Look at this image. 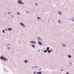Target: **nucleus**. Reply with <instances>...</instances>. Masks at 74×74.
I'll use <instances>...</instances> for the list:
<instances>
[{
	"instance_id": "11",
	"label": "nucleus",
	"mask_w": 74,
	"mask_h": 74,
	"mask_svg": "<svg viewBox=\"0 0 74 74\" xmlns=\"http://www.w3.org/2000/svg\"><path fill=\"white\" fill-rule=\"evenodd\" d=\"M11 49V47H8V50H10Z\"/></svg>"
},
{
	"instance_id": "7",
	"label": "nucleus",
	"mask_w": 74,
	"mask_h": 74,
	"mask_svg": "<svg viewBox=\"0 0 74 74\" xmlns=\"http://www.w3.org/2000/svg\"><path fill=\"white\" fill-rule=\"evenodd\" d=\"M8 30L9 31L12 30V28H8Z\"/></svg>"
},
{
	"instance_id": "13",
	"label": "nucleus",
	"mask_w": 74,
	"mask_h": 74,
	"mask_svg": "<svg viewBox=\"0 0 74 74\" xmlns=\"http://www.w3.org/2000/svg\"><path fill=\"white\" fill-rule=\"evenodd\" d=\"M47 52H48V53H51V51H50V50H48V51H47Z\"/></svg>"
},
{
	"instance_id": "14",
	"label": "nucleus",
	"mask_w": 74,
	"mask_h": 74,
	"mask_svg": "<svg viewBox=\"0 0 74 74\" xmlns=\"http://www.w3.org/2000/svg\"><path fill=\"white\" fill-rule=\"evenodd\" d=\"M60 22H61L60 21V20H59L58 21V23H60Z\"/></svg>"
},
{
	"instance_id": "27",
	"label": "nucleus",
	"mask_w": 74,
	"mask_h": 74,
	"mask_svg": "<svg viewBox=\"0 0 74 74\" xmlns=\"http://www.w3.org/2000/svg\"><path fill=\"white\" fill-rule=\"evenodd\" d=\"M7 60L8 61V59H7Z\"/></svg>"
},
{
	"instance_id": "4",
	"label": "nucleus",
	"mask_w": 74,
	"mask_h": 74,
	"mask_svg": "<svg viewBox=\"0 0 74 74\" xmlns=\"http://www.w3.org/2000/svg\"><path fill=\"white\" fill-rule=\"evenodd\" d=\"M20 24L22 26H25V25L23 24V23H20Z\"/></svg>"
},
{
	"instance_id": "17",
	"label": "nucleus",
	"mask_w": 74,
	"mask_h": 74,
	"mask_svg": "<svg viewBox=\"0 0 74 74\" xmlns=\"http://www.w3.org/2000/svg\"><path fill=\"white\" fill-rule=\"evenodd\" d=\"M24 62L25 63H27V60H25Z\"/></svg>"
},
{
	"instance_id": "33",
	"label": "nucleus",
	"mask_w": 74,
	"mask_h": 74,
	"mask_svg": "<svg viewBox=\"0 0 74 74\" xmlns=\"http://www.w3.org/2000/svg\"><path fill=\"white\" fill-rule=\"evenodd\" d=\"M4 14H5V13H4Z\"/></svg>"
},
{
	"instance_id": "28",
	"label": "nucleus",
	"mask_w": 74,
	"mask_h": 74,
	"mask_svg": "<svg viewBox=\"0 0 74 74\" xmlns=\"http://www.w3.org/2000/svg\"><path fill=\"white\" fill-rule=\"evenodd\" d=\"M38 40H39V38H38Z\"/></svg>"
},
{
	"instance_id": "6",
	"label": "nucleus",
	"mask_w": 74,
	"mask_h": 74,
	"mask_svg": "<svg viewBox=\"0 0 74 74\" xmlns=\"http://www.w3.org/2000/svg\"><path fill=\"white\" fill-rule=\"evenodd\" d=\"M41 73H42V72H39L37 73V74H41Z\"/></svg>"
},
{
	"instance_id": "19",
	"label": "nucleus",
	"mask_w": 74,
	"mask_h": 74,
	"mask_svg": "<svg viewBox=\"0 0 74 74\" xmlns=\"http://www.w3.org/2000/svg\"><path fill=\"white\" fill-rule=\"evenodd\" d=\"M37 18L38 19H40V18L38 17H37Z\"/></svg>"
},
{
	"instance_id": "20",
	"label": "nucleus",
	"mask_w": 74,
	"mask_h": 74,
	"mask_svg": "<svg viewBox=\"0 0 74 74\" xmlns=\"http://www.w3.org/2000/svg\"><path fill=\"white\" fill-rule=\"evenodd\" d=\"M60 15H61L62 14V13L61 12H60Z\"/></svg>"
},
{
	"instance_id": "2",
	"label": "nucleus",
	"mask_w": 74,
	"mask_h": 74,
	"mask_svg": "<svg viewBox=\"0 0 74 74\" xmlns=\"http://www.w3.org/2000/svg\"><path fill=\"white\" fill-rule=\"evenodd\" d=\"M1 60H4V61H5V60H7V58L2 56H1Z\"/></svg>"
},
{
	"instance_id": "16",
	"label": "nucleus",
	"mask_w": 74,
	"mask_h": 74,
	"mask_svg": "<svg viewBox=\"0 0 74 74\" xmlns=\"http://www.w3.org/2000/svg\"><path fill=\"white\" fill-rule=\"evenodd\" d=\"M63 47H65V46H66V45H63Z\"/></svg>"
},
{
	"instance_id": "34",
	"label": "nucleus",
	"mask_w": 74,
	"mask_h": 74,
	"mask_svg": "<svg viewBox=\"0 0 74 74\" xmlns=\"http://www.w3.org/2000/svg\"><path fill=\"white\" fill-rule=\"evenodd\" d=\"M72 18V19H73V18Z\"/></svg>"
},
{
	"instance_id": "32",
	"label": "nucleus",
	"mask_w": 74,
	"mask_h": 74,
	"mask_svg": "<svg viewBox=\"0 0 74 74\" xmlns=\"http://www.w3.org/2000/svg\"><path fill=\"white\" fill-rule=\"evenodd\" d=\"M68 56H70V55H68Z\"/></svg>"
},
{
	"instance_id": "21",
	"label": "nucleus",
	"mask_w": 74,
	"mask_h": 74,
	"mask_svg": "<svg viewBox=\"0 0 74 74\" xmlns=\"http://www.w3.org/2000/svg\"><path fill=\"white\" fill-rule=\"evenodd\" d=\"M35 5H37V3H36L35 4Z\"/></svg>"
},
{
	"instance_id": "31",
	"label": "nucleus",
	"mask_w": 74,
	"mask_h": 74,
	"mask_svg": "<svg viewBox=\"0 0 74 74\" xmlns=\"http://www.w3.org/2000/svg\"><path fill=\"white\" fill-rule=\"evenodd\" d=\"M39 51H40V50H39V51H38V52H39Z\"/></svg>"
},
{
	"instance_id": "10",
	"label": "nucleus",
	"mask_w": 74,
	"mask_h": 74,
	"mask_svg": "<svg viewBox=\"0 0 74 74\" xmlns=\"http://www.w3.org/2000/svg\"><path fill=\"white\" fill-rule=\"evenodd\" d=\"M32 47H33V48H35V46L33 45H32Z\"/></svg>"
},
{
	"instance_id": "35",
	"label": "nucleus",
	"mask_w": 74,
	"mask_h": 74,
	"mask_svg": "<svg viewBox=\"0 0 74 74\" xmlns=\"http://www.w3.org/2000/svg\"><path fill=\"white\" fill-rule=\"evenodd\" d=\"M70 19H71V18H70Z\"/></svg>"
},
{
	"instance_id": "29",
	"label": "nucleus",
	"mask_w": 74,
	"mask_h": 74,
	"mask_svg": "<svg viewBox=\"0 0 74 74\" xmlns=\"http://www.w3.org/2000/svg\"><path fill=\"white\" fill-rule=\"evenodd\" d=\"M73 22H74V20H73Z\"/></svg>"
},
{
	"instance_id": "30",
	"label": "nucleus",
	"mask_w": 74,
	"mask_h": 74,
	"mask_svg": "<svg viewBox=\"0 0 74 74\" xmlns=\"http://www.w3.org/2000/svg\"><path fill=\"white\" fill-rule=\"evenodd\" d=\"M51 51H52V49Z\"/></svg>"
},
{
	"instance_id": "26",
	"label": "nucleus",
	"mask_w": 74,
	"mask_h": 74,
	"mask_svg": "<svg viewBox=\"0 0 74 74\" xmlns=\"http://www.w3.org/2000/svg\"><path fill=\"white\" fill-rule=\"evenodd\" d=\"M12 17H13V18H14V16H12Z\"/></svg>"
},
{
	"instance_id": "1",
	"label": "nucleus",
	"mask_w": 74,
	"mask_h": 74,
	"mask_svg": "<svg viewBox=\"0 0 74 74\" xmlns=\"http://www.w3.org/2000/svg\"><path fill=\"white\" fill-rule=\"evenodd\" d=\"M18 2L19 4H23V5L25 4V3H23L21 0H18Z\"/></svg>"
},
{
	"instance_id": "18",
	"label": "nucleus",
	"mask_w": 74,
	"mask_h": 74,
	"mask_svg": "<svg viewBox=\"0 0 74 74\" xmlns=\"http://www.w3.org/2000/svg\"><path fill=\"white\" fill-rule=\"evenodd\" d=\"M68 57H69V58H71V56H68Z\"/></svg>"
},
{
	"instance_id": "23",
	"label": "nucleus",
	"mask_w": 74,
	"mask_h": 74,
	"mask_svg": "<svg viewBox=\"0 0 74 74\" xmlns=\"http://www.w3.org/2000/svg\"><path fill=\"white\" fill-rule=\"evenodd\" d=\"M41 70V68H40V69H39V70Z\"/></svg>"
},
{
	"instance_id": "3",
	"label": "nucleus",
	"mask_w": 74,
	"mask_h": 74,
	"mask_svg": "<svg viewBox=\"0 0 74 74\" xmlns=\"http://www.w3.org/2000/svg\"><path fill=\"white\" fill-rule=\"evenodd\" d=\"M30 42H31L32 44H36V42L34 41H31Z\"/></svg>"
},
{
	"instance_id": "8",
	"label": "nucleus",
	"mask_w": 74,
	"mask_h": 74,
	"mask_svg": "<svg viewBox=\"0 0 74 74\" xmlns=\"http://www.w3.org/2000/svg\"><path fill=\"white\" fill-rule=\"evenodd\" d=\"M17 14H18V15H21V14H20L19 12H17Z\"/></svg>"
},
{
	"instance_id": "12",
	"label": "nucleus",
	"mask_w": 74,
	"mask_h": 74,
	"mask_svg": "<svg viewBox=\"0 0 74 74\" xmlns=\"http://www.w3.org/2000/svg\"><path fill=\"white\" fill-rule=\"evenodd\" d=\"M47 50H45L43 52H44L45 53L47 52Z\"/></svg>"
},
{
	"instance_id": "15",
	"label": "nucleus",
	"mask_w": 74,
	"mask_h": 74,
	"mask_svg": "<svg viewBox=\"0 0 74 74\" xmlns=\"http://www.w3.org/2000/svg\"><path fill=\"white\" fill-rule=\"evenodd\" d=\"M3 32V33H4V32H5V30H3L2 31Z\"/></svg>"
},
{
	"instance_id": "22",
	"label": "nucleus",
	"mask_w": 74,
	"mask_h": 74,
	"mask_svg": "<svg viewBox=\"0 0 74 74\" xmlns=\"http://www.w3.org/2000/svg\"><path fill=\"white\" fill-rule=\"evenodd\" d=\"M36 72H34L33 73L34 74H35V73H36Z\"/></svg>"
},
{
	"instance_id": "5",
	"label": "nucleus",
	"mask_w": 74,
	"mask_h": 74,
	"mask_svg": "<svg viewBox=\"0 0 74 74\" xmlns=\"http://www.w3.org/2000/svg\"><path fill=\"white\" fill-rule=\"evenodd\" d=\"M38 44H40V45H42V43H41V42H38Z\"/></svg>"
},
{
	"instance_id": "25",
	"label": "nucleus",
	"mask_w": 74,
	"mask_h": 74,
	"mask_svg": "<svg viewBox=\"0 0 74 74\" xmlns=\"http://www.w3.org/2000/svg\"><path fill=\"white\" fill-rule=\"evenodd\" d=\"M8 14H10V12H9V13H8Z\"/></svg>"
},
{
	"instance_id": "24",
	"label": "nucleus",
	"mask_w": 74,
	"mask_h": 74,
	"mask_svg": "<svg viewBox=\"0 0 74 74\" xmlns=\"http://www.w3.org/2000/svg\"><path fill=\"white\" fill-rule=\"evenodd\" d=\"M66 74H69V73L67 72Z\"/></svg>"
},
{
	"instance_id": "9",
	"label": "nucleus",
	"mask_w": 74,
	"mask_h": 74,
	"mask_svg": "<svg viewBox=\"0 0 74 74\" xmlns=\"http://www.w3.org/2000/svg\"><path fill=\"white\" fill-rule=\"evenodd\" d=\"M49 47H47V51H48V50H49Z\"/></svg>"
}]
</instances>
